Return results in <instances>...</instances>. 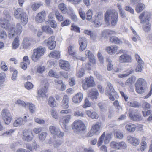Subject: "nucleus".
Listing matches in <instances>:
<instances>
[{"instance_id":"f257e3e1","label":"nucleus","mask_w":152,"mask_h":152,"mask_svg":"<svg viewBox=\"0 0 152 152\" xmlns=\"http://www.w3.org/2000/svg\"><path fill=\"white\" fill-rule=\"evenodd\" d=\"M118 15L115 10H108L104 14V21L107 25L112 26L116 25L118 21Z\"/></svg>"},{"instance_id":"f03ea898","label":"nucleus","mask_w":152,"mask_h":152,"mask_svg":"<svg viewBox=\"0 0 152 152\" xmlns=\"http://www.w3.org/2000/svg\"><path fill=\"white\" fill-rule=\"evenodd\" d=\"M72 130L77 134H82L86 132V127L84 123L81 120H75L73 123Z\"/></svg>"},{"instance_id":"7ed1b4c3","label":"nucleus","mask_w":152,"mask_h":152,"mask_svg":"<svg viewBox=\"0 0 152 152\" xmlns=\"http://www.w3.org/2000/svg\"><path fill=\"white\" fill-rule=\"evenodd\" d=\"M14 16L17 19H20L21 23L23 25H25L28 22V17L23 10L21 8L15 9L14 12Z\"/></svg>"},{"instance_id":"20e7f679","label":"nucleus","mask_w":152,"mask_h":152,"mask_svg":"<svg viewBox=\"0 0 152 152\" xmlns=\"http://www.w3.org/2000/svg\"><path fill=\"white\" fill-rule=\"evenodd\" d=\"M46 51L45 48L42 46L34 49L33 51L31 59L34 62H37L39 60Z\"/></svg>"},{"instance_id":"39448f33","label":"nucleus","mask_w":152,"mask_h":152,"mask_svg":"<svg viewBox=\"0 0 152 152\" xmlns=\"http://www.w3.org/2000/svg\"><path fill=\"white\" fill-rule=\"evenodd\" d=\"M136 91L139 94L144 92L147 87L146 80L142 78H140L137 79L135 84Z\"/></svg>"},{"instance_id":"423d86ee","label":"nucleus","mask_w":152,"mask_h":152,"mask_svg":"<svg viewBox=\"0 0 152 152\" xmlns=\"http://www.w3.org/2000/svg\"><path fill=\"white\" fill-rule=\"evenodd\" d=\"M22 31V28L19 23H18L16 25L15 28L13 27L10 26L9 30L8 37L12 38L15 36V34H20Z\"/></svg>"},{"instance_id":"0eeeda50","label":"nucleus","mask_w":152,"mask_h":152,"mask_svg":"<svg viewBox=\"0 0 152 152\" xmlns=\"http://www.w3.org/2000/svg\"><path fill=\"white\" fill-rule=\"evenodd\" d=\"M49 129L51 133L54 136L61 137L64 135V133L62 132L59 128L55 126H50Z\"/></svg>"},{"instance_id":"6e6552de","label":"nucleus","mask_w":152,"mask_h":152,"mask_svg":"<svg viewBox=\"0 0 152 152\" xmlns=\"http://www.w3.org/2000/svg\"><path fill=\"white\" fill-rule=\"evenodd\" d=\"M1 115L5 124H9L12 119V116L10 112L7 109H3L2 110Z\"/></svg>"},{"instance_id":"1a4fd4ad","label":"nucleus","mask_w":152,"mask_h":152,"mask_svg":"<svg viewBox=\"0 0 152 152\" xmlns=\"http://www.w3.org/2000/svg\"><path fill=\"white\" fill-rule=\"evenodd\" d=\"M103 13L102 11H99L96 13L95 15V20L94 23L95 26L99 27L101 25V22L103 19Z\"/></svg>"},{"instance_id":"9d476101","label":"nucleus","mask_w":152,"mask_h":152,"mask_svg":"<svg viewBox=\"0 0 152 152\" xmlns=\"http://www.w3.org/2000/svg\"><path fill=\"white\" fill-rule=\"evenodd\" d=\"M55 38L54 36H52L44 41V43L50 50L54 49L56 47V44L55 41Z\"/></svg>"},{"instance_id":"9b49d317","label":"nucleus","mask_w":152,"mask_h":152,"mask_svg":"<svg viewBox=\"0 0 152 152\" xmlns=\"http://www.w3.org/2000/svg\"><path fill=\"white\" fill-rule=\"evenodd\" d=\"M85 80V83H83L82 85V87L84 89H87V86L88 87H93L95 85L93 78L91 76L86 78Z\"/></svg>"},{"instance_id":"f8f14e48","label":"nucleus","mask_w":152,"mask_h":152,"mask_svg":"<svg viewBox=\"0 0 152 152\" xmlns=\"http://www.w3.org/2000/svg\"><path fill=\"white\" fill-rule=\"evenodd\" d=\"M22 44L23 49H28L33 46V41L31 38L26 37L23 39Z\"/></svg>"},{"instance_id":"ddd939ff","label":"nucleus","mask_w":152,"mask_h":152,"mask_svg":"<svg viewBox=\"0 0 152 152\" xmlns=\"http://www.w3.org/2000/svg\"><path fill=\"white\" fill-rule=\"evenodd\" d=\"M150 17V14L147 11L142 12L139 17V18L141 20L140 23H146L149 22Z\"/></svg>"},{"instance_id":"4468645a","label":"nucleus","mask_w":152,"mask_h":152,"mask_svg":"<svg viewBox=\"0 0 152 152\" xmlns=\"http://www.w3.org/2000/svg\"><path fill=\"white\" fill-rule=\"evenodd\" d=\"M71 118V116L68 115L60 119L59 124L63 129H67L66 124L69 122Z\"/></svg>"},{"instance_id":"2eb2a0df","label":"nucleus","mask_w":152,"mask_h":152,"mask_svg":"<svg viewBox=\"0 0 152 152\" xmlns=\"http://www.w3.org/2000/svg\"><path fill=\"white\" fill-rule=\"evenodd\" d=\"M135 56L138 63L136 69V72H141L142 71V68L144 65V62L138 54H135Z\"/></svg>"},{"instance_id":"dca6fc26","label":"nucleus","mask_w":152,"mask_h":152,"mask_svg":"<svg viewBox=\"0 0 152 152\" xmlns=\"http://www.w3.org/2000/svg\"><path fill=\"white\" fill-rule=\"evenodd\" d=\"M87 41L86 38L84 37H80L79 39V43L80 45L79 50L82 51L86 48L87 45Z\"/></svg>"},{"instance_id":"f3484780","label":"nucleus","mask_w":152,"mask_h":152,"mask_svg":"<svg viewBox=\"0 0 152 152\" xmlns=\"http://www.w3.org/2000/svg\"><path fill=\"white\" fill-rule=\"evenodd\" d=\"M131 59V56L126 53H123L119 58V61L122 63L130 62L132 61Z\"/></svg>"},{"instance_id":"a211bd4d","label":"nucleus","mask_w":152,"mask_h":152,"mask_svg":"<svg viewBox=\"0 0 152 152\" xmlns=\"http://www.w3.org/2000/svg\"><path fill=\"white\" fill-rule=\"evenodd\" d=\"M129 117L131 120L137 121L142 120L143 118L140 114L139 113H134L132 112L129 113Z\"/></svg>"},{"instance_id":"6ab92c4d","label":"nucleus","mask_w":152,"mask_h":152,"mask_svg":"<svg viewBox=\"0 0 152 152\" xmlns=\"http://www.w3.org/2000/svg\"><path fill=\"white\" fill-rule=\"evenodd\" d=\"M45 11H42L37 15L35 17V21L37 23H41L45 20Z\"/></svg>"},{"instance_id":"aec40b11","label":"nucleus","mask_w":152,"mask_h":152,"mask_svg":"<svg viewBox=\"0 0 152 152\" xmlns=\"http://www.w3.org/2000/svg\"><path fill=\"white\" fill-rule=\"evenodd\" d=\"M31 134H32V132L26 130H24L23 133V140L28 142L31 141L32 140L33 137L31 135Z\"/></svg>"},{"instance_id":"412c9836","label":"nucleus","mask_w":152,"mask_h":152,"mask_svg":"<svg viewBox=\"0 0 152 152\" xmlns=\"http://www.w3.org/2000/svg\"><path fill=\"white\" fill-rule=\"evenodd\" d=\"M27 121L26 116H24L23 118L20 117L15 120L13 125L15 127L20 126L23 124Z\"/></svg>"},{"instance_id":"4be33fe9","label":"nucleus","mask_w":152,"mask_h":152,"mask_svg":"<svg viewBox=\"0 0 152 152\" xmlns=\"http://www.w3.org/2000/svg\"><path fill=\"white\" fill-rule=\"evenodd\" d=\"M59 66L62 69L66 71H69L70 69V65L69 62L67 61L61 60H60Z\"/></svg>"},{"instance_id":"5701e85b","label":"nucleus","mask_w":152,"mask_h":152,"mask_svg":"<svg viewBox=\"0 0 152 152\" xmlns=\"http://www.w3.org/2000/svg\"><path fill=\"white\" fill-rule=\"evenodd\" d=\"M127 141L134 146H137L139 145L140 140L139 139L129 135L127 137Z\"/></svg>"},{"instance_id":"b1692460","label":"nucleus","mask_w":152,"mask_h":152,"mask_svg":"<svg viewBox=\"0 0 152 152\" xmlns=\"http://www.w3.org/2000/svg\"><path fill=\"white\" fill-rule=\"evenodd\" d=\"M127 105L129 107L136 108H139L141 106V103L136 101H129L127 102Z\"/></svg>"},{"instance_id":"393cba45","label":"nucleus","mask_w":152,"mask_h":152,"mask_svg":"<svg viewBox=\"0 0 152 152\" xmlns=\"http://www.w3.org/2000/svg\"><path fill=\"white\" fill-rule=\"evenodd\" d=\"M118 48V46L116 45H111L106 48V50L108 53L110 54L115 53Z\"/></svg>"},{"instance_id":"a878e982","label":"nucleus","mask_w":152,"mask_h":152,"mask_svg":"<svg viewBox=\"0 0 152 152\" xmlns=\"http://www.w3.org/2000/svg\"><path fill=\"white\" fill-rule=\"evenodd\" d=\"M83 99V95L82 93H77L73 98V101L75 103H79Z\"/></svg>"},{"instance_id":"bb28decb","label":"nucleus","mask_w":152,"mask_h":152,"mask_svg":"<svg viewBox=\"0 0 152 152\" xmlns=\"http://www.w3.org/2000/svg\"><path fill=\"white\" fill-rule=\"evenodd\" d=\"M85 55L88 58L90 61L93 63L95 62V57L92 52L89 50H87L85 52Z\"/></svg>"},{"instance_id":"cd10ccee","label":"nucleus","mask_w":152,"mask_h":152,"mask_svg":"<svg viewBox=\"0 0 152 152\" xmlns=\"http://www.w3.org/2000/svg\"><path fill=\"white\" fill-rule=\"evenodd\" d=\"M9 20L5 18H1L0 19V25L4 28L8 27L9 26Z\"/></svg>"},{"instance_id":"c85d7f7f","label":"nucleus","mask_w":152,"mask_h":152,"mask_svg":"<svg viewBox=\"0 0 152 152\" xmlns=\"http://www.w3.org/2000/svg\"><path fill=\"white\" fill-rule=\"evenodd\" d=\"M86 113L88 116L92 118L97 119L98 118V114L96 112L92 110H87Z\"/></svg>"},{"instance_id":"c756f323","label":"nucleus","mask_w":152,"mask_h":152,"mask_svg":"<svg viewBox=\"0 0 152 152\" xmlns=\"http://www.w3.org/2000/svg\"><path fill=\"white\" fill-rule=\"evenodd\" d=\"M107 84V86L106 88L105 91L106 94V95H110L112 93L113 94L114 93L115 90L111 83L108 82Z\"/></svg>"},{"instance_id":"7c9ffc66","label":"nucleus","mask_w":152,"mask_h":152,"mask_svg":"<svg viewBox=\"0 0 152 152\" xmlns=\"http://www.w3.org/2000/svg\"><path fill=\"white\" fill-rule=\"evenodd\" d=\"M99 95V94L98 91L94 89L91 90L88 94L89 96L93 99H97Z\"/></svg>"},{"instance_id":"2f4dec72","label":"nucleus","mask_w":152,"mask_h":152,"mask_svg":"<svg viewBox=\"0 0 152 152\" xmlns=\"http://www.w3.org/2000/svg\"><path fill=\"white\" fill-rule=\"evenodd\" d=\"M47 91V88L45 86L38 91V94L39 97H45L46 96V93Z\"/></svg>"},{"instance_id":"473e14b6","label":"nucleus","mask_w":152,"mask_h":152,"mask_svg":"<svg viewBox=\"0 0 152 152\" xmlns=\"http://www.w3.org/2000/svg\"><path fill=\"white\" fill-rule=\"evenodd\" d=\"M62 102V107L65 109L68 108L69 107V97L67 95L64 96Z\"/></svg>"},{"instance_id":"72a5a7b5","label":"nucleus","mask_w":152,"mask_h":152,"mask_svg":"<svg viewBox=\"0 0 152 152\" xmlns=\"http://www.w3.org/2000/svg\"><path fill=\"white\" fill-rule=\"evenodd\" d=\"M49 56L50 57L54 58H59L60 56V52L58 51H53L50 53Z\"/></svg>"},{"instance_id":"f704fd0d","label":"nucleus","mask_w":152,"mask_h":152,"mask_svg":"<svg viewBox=\"0 0 152 152\" xmlns=\"http://www.w3.org/2000/svg\"><path fill=\"white\" fill-rule=\"evenodd\" d=\"M126 129L129 132H134L135 130V126L133 124L129 123L125 126Z\"/></svg>"},{"instance_id":"c9c22d12","label":"nucleus","mask_w":152,"mask_h":152,"mask_svg":"<svg viewBox=\"0 0 152 152\" xmlns=\"http://www.w3.org/2000/svg\"><path fill=\"white\" fill-rule=\"evenodd\" d=\"M93 11L90 9L88 10L86 13V19L88 21H93L92 16L93 15Z\"/></svg>"},{"instance_id":"e433bc0d","label":"nucleus","mask_w":152,"mask_h":152,"mask_svg":"<svg viewBox=\"0 0 152 152\" xmlns=\"http://www.w3.org/2000/svg\"><path fill=\"white\" fill-rule=\"evenodd\" d=\"M110 41L111 42L117 44H122L123 42L121 41L116 36L111 37Z\"/></svg>"},{"instance_id":"4c0bfd02","label":"nucleus","mask_w":152,"mask_h":152,"mask_svg":"<svg viewBox=\"0 0 152 152\" xmlns=\"http://www.w3.org/2000/svg\"><path fill=\"white\" fill-rule=\"evenodd\" d=\"M100 126L99 123H96L92 126L91 131L95 133V134H97L99 133Z\"/></svg>"},{"instance_id":"58836bf2","label":"nucleus","mask_w":152,"mask_h":152,"mask_svg":"<svg viewBox=\"0 0 152 152\" xmlns=\"http://www.w3.org/2000/svg\"><path fill=\"white\" fill-rule=\"evenodd\" d=\"M145 8V5L141 3H139L137 5L135 10L137 12L139 13L143 10Z\"/></svg>"},{"instance_id":"ea45409f","label":"nucleus","mask_w":152,"mask_h":152,"mask_svg":"<svg viewBox=\"0 0 152 152\" xmlns=\"http://www.w3.org/2000/svg\"><path fill=\"white\" fill-rule=\"evenodd\" d=\"M74 47L72 46H70L68 47V52L69 54L73 57H75L76 55L75 51L73 50Z\"/></svg>"},{"instance_id":"a19ab883","label":"nucleus","mask_w":152,"mask_h":152,"mask_svg":"<svg viewBox=\"0 0 152 152\" xmlns=\"http://www.w3.org/2000/svg\"><path fill=\"white\" fill-rule=\"evenodd\" d=\"M26 106L29 107L30 112L32 113H33L35 111V107L34 105L32 103H27Z\"/></svg>"},{"instance_id":"79ce46f5","label":"nucleus","mask_w":152,"mask_h":152,"mask_svg":"<svg viewBox=\"0 0 152 152\" xmlns=\"http://www.w3.org/2000/svg\"><path fill=\"white\" fill-rule=\"evenodd\" d=\"M48 103L49 105L51 107H54L56 106V103L55 99L53 97H50L49 98Z\"/></svg>"},{"instance_id":"37998d69","label":"nucleus","mask_w":152,"mask_h":152,"mask_svg":"<svg viewBox=\"0 0 152 152\" xmlns=\"http://www.w3.org/2000/svg\"><path fill=\"white\" fill-rule=\"evenodd\" d=\"M127 147V145L123 141L118 142V150L124 149Z\"/></svg>"},{"instance_id":"c03bdc74","label":"nucleus","mask_w":152,"mask_h":152,"mask_svg":"<svg viewBox=\"0 0 152 152\" xmlns=\"http://www.w3.org/2000/svg\"><path fill=\"white\" fill-rule=\"evenodd\" d=\"M58 7L59 9L61 10L62 12L65 13L67 11V8L65 4L64 3H61L59 4Z\"/></svg>"},{"instance_id":"a18cd8bd","label":"nucleus","mask_w":152,"mask_h":152,"mask_svg":"<svg viewBox=\"0 0 152 152\" xmlns=\"http://www.w3.org/2000/svg\"><path fill=\"white\" fill-rule=\"evenodd\" d=\"M19 45L18 39L17 37H16L12 43V48L14 49L17 48Z\"/></svg>"},{"instance_id":"49530a36","label":"nucleus","mask_w":152,"mask_h":152,"mask_svg":"<svg viewBox=\"0 0 152 152\" xmlns=\"http://www.w3.org/2000/svg\"><path fill=\"white\" fill-rule=\"evenodd\" d=\"M42 29L44 31L50 34H52L53 33L52 29L48 26H43L42 27Z\"/></svg>"},{"instance_id":"de8ad7c7","label":"nucleus","mask_w":152,"mask_h":152,"mask_svg":"<svg viewBox=\"0 0 152 152\" xmlns=\"http://www.w3.org/2000/svg\"><path fill=\"white\" fill-rule=\"evenodd\" d=\"M47 135V133L45 132H42L38 135L39 140L42 141H44Z\"/></svg>"},{"instance_id":"09e8293b","label":"nucleus","mask_w":152,"mask_h":152,"mask_svg":"<svg viewBox=\"0 0 152 152\" xmlns=\"http://www.w3.org/2000/svg\"><path fill=\"white\" fill-rule=\"evenodd\" d=\"M7 38V34L6 32L3 29H0V38L5 40Z\"/></svg>"},{"instance_id":"8fccbe9b","label":"nucleus","mask_w":152,"mask_h":152,"mask_svg":"<svg viewBox=\"0 0 152 152\" xmlns=\"http://www.w3.org/2000/svg\"><path fill=\"white\" fill-rule=\"evenodd\" d=\"M133 72L132 69H130L129 71L127 72L126 73H124L121 74H119L118 75V77L119 78H124L127 77L130 74H131Z\"/></svg>"},{"instance_id":"3c124183","label":"nucleus","mask_w":152,"mask_h":152,"mask_svg":"<svg viewBox=\"0 0 152 152\" xmlns=\"http://www.w3.org/2000/svg\"><path fill=\"white\" fill-rule=\"evenodd\" d=\"M144 24L143 26V28L145 32H148L151 29V25L149 22L143 23Z\"/></svg>"},{"instance_id":"603ef678","label":"nucleus","mask_w":152,"mask_h":152,"mask_svg":"<svg viewBox=\"0 0 152 152\" xmlns=\"http://www.w3.org/2000/svg\"><path fill=\"white\" fill-rule=\"evenodd\" d=\"M115 137L117 139H121L123 137V134L122 132L120 131L115 132L114 134Z\"/></svg>"},{"instance_id":"864d4df0","label":"nucleus","mask_w":152,"mask_h":152,"mask_svg":"<svg viewBox=\"0 0 152 152\" xmlns=\"http://www.w3.org/2000/svg\"><path fill=\"white\" fill-rule=\"evenodd\" d=\"M142 106L143 108L148 109L150 108L151 105L149 103L147 102L145 100H143L142 101Z\"/></svg>"},{"instance_id":"5fc2aeb1","label":"nucleus","mask_w":152,"mask_h":152,"mask_svg":"<svg viewBox=\"0 0 152 152\" xmlns=\"http://www.w3.org/2000/svg\"><path fill=\"white\" fill-rule=\"evenodd\" d=\"M55 16L59 21H63L64 20L63 16L59 13L58 11L55 12Z\"/></svg>"},{"instance_id":"6e6d98bb","label":"nucleus","mask_w":152,"mask_h":152,"mask_svg":"<svg viewBox=\"0 0 152 152\" xmlns=\"http://www.w3.org/2000/svg\"><path fill=\"white\" fill-rule=\"evenodd\" d=\"M48 74L49 76L51 77L58 78L59 77L58 75L56 74V72L52 70H50Z\"/></svg>"},{"instance_id":"4d7b16f0","label":"nucleus","mask_w":152,"mask_h":152,"mask_svg":"<svg viewBox=\"0 0 152 152\" xmlns=\"http://www.w3.org/2000/svg\"><path fill=\"white\" fill-rule=\"evenodd\" d=\"M47 22L52 27L55 28L56 27L57 24L56 21L53 20H48Z\"/></svg>"},{"instance_id":"13d9d810","label":"nucleus","mask_w":152,"mask_h":152,"mask_svg":"<svg viewBox=\"0 0 152 152\" xmlns=\"http://www.w3.org/2000/svg\"><path fill=\"white\" fill-rule=\"evenodd\" d=\"M79 15L82 19L83 20H85L86 18V14H85L84 11L80 8L79 9Z\"/></svg>"},{"instance_id":"bf43d9fd","label":"nucleus","mask_w":152,"mask_h":152,"mask_svg":"<svg viewBox=\"0 0 152 152\" xmlns=\"http://www.w3.org/2000/svg\"><path fill=\"white\" fill-rule=\"evenodd\" d=\"M24 86L26 89L29 90L32 88L33 85L31 83L27 82L25 83Z\"/></svg>"},{"instance_id":"052dcab7","label":"nucleus","mask_w":152,"mask_h":152,"mask_svg":"<svg viewBox=\"0 0 152 152\" xmlns=\"http://www.w3.org/2000/svg\"><path fill=\"white\" fill-rule=\"evenodd\" d=\"M42 5L41 2L35 3L33 4L32 6V9L34 10H37Z\"/></svg>"},{"instance_id":"680f3d73","label":"nucleus","mask_w":152,"mask_h":152,"mask_svg":"<svg viewBox=\"0 0 152 152\" xmlns=\"http://www.w3.org/2000/svg\"><path fill=\"white\" fill-rule=\"evenodd\" d=\"M105 135V132H104L99 138L97 145L98 147L101 145L103 141Z\"/></svg>"},{"instance_id":"e2e57ef3","label":"nucleus","mask_w":152,"mask_h":152,"mask_svg":"<svg viewBox=\"0 0 152 152\" xmlns=\"http://www.w3.org/2000/svg\"><path fill=\"white\" fill-rule=\"evenodd\" d=\"M110 145L112 148L118 150V142L112 141L110 142Z\"/></svg>"},{"instance_id":"0e129e2a","label":"nucleus","mask_w":152,"mask_h":152,"mask_svg":"<svg viewBox=\"0 0 152 152\" xmlns=\"http://www.w3.org/2000/svg\"><path fill=\"white\" fill-rule=\"evenodd\" d=\"M71 29L77 32L80 33V28L73 24H72L71 25Z\"/></svg>"},{"instance_id":"69168bd1","label":"nucleus","mask_w":152,"mask_h":152,"mask_svg":"<svg viewBox=\"0 0 152 152\" xmlns=\"http://www.w3.org/2000/svg\"><path fill=\"white\" fill-rule=\"evenodd\" d=\"M6 75L5 73L2 72L0 73V83H3L5 81Z\"/></svg>"},{"instance_id":"338daca9","label":"nucleus","mask_w":152,"mask_h":152,"mask_svg":"<svg viewBox=\"0 0 152 152\" xmlns=\"http://www.w3.org/2000/svg\"><path fill=\"white\" fill-rule=\"evenodd\" d=\"M14 132V130L13 129H10L7 130L2 135L4 136H10L11 134Z\"/></svg>"},{"instance_id":"774afa93","label":"nucleus","mask_w":152,"mask_h":152,"mask_svg":"<svg viewBox=\"0 0 152 152\" xmlns=\"http://www.w3.org/2000/svg\"><path fill=\"white\" fill-rule=\"evenodd\" d=\"M53 145L55 148H58L62 143V142L59 140H55L53 142Z\"/></svg>"}]
</instances>
